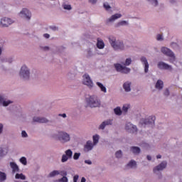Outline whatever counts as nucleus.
Masks as SVG:
<instances>
[{
  "label": "nucleus",
  "instance_id": "obj_59",
  "mask_svg": "<svg viewBox=\"0 0 182 182\" xmlns=\"http://www.w3.org/2000/svg\"><path fill=\"white\" fill-rule=\"evenodd\" d=\"M9 63H12V61H9Z\"/></svg>",
  "mask_w": 182,
  "mask_h": 182
},
{
  "label": "nucleus",
  "instance_id": "obj_7",
  "mask_svg": "<svg viewBox=\"0 0 182 182\" xmlns=\"http://www.w3.org/2000/svg\"><path fill=\"white\" fill-rule=\"evenodd\" d=\"M21 77H23L24 80H28L29 79V75H30V72L28 68L26 65H23L21 67L20 73H19Z\"/></svg>",
  "mask_w": 182,
  "mask_h": 182
},
{
  "label": "nucleus",
  "instance_id": "obj_39",
  "mask_svg": "<svg viewBox=\"0 0 182 182\" xmlns=\"http://www.w3.org/2000/svg\"><path fill=\"white\" fill-rule=\"evenodd\" d=\"M80 156V153H75L73 155V159L78 160Z\"/></svg>",
  "mask_w": 182,
  "mask_h": 182
},
{
  "label": "nucleus",
  "instance_id": "obj_22",
  "mask_svg": "<svg viewBox=\"0 0 182 182\" xmlns=\"http://www.w3.org/2000/svg\"><path fill=\"white\" fill-rule=\"evenodd\" d=\"M123 88L125 90V92H129L131 91V82H126L123 85Z\"/></svg>",
  "mask_w": 182,
  "mask_h": 182
},
{
  "label": "nucleus",
  "instance_id": "obj_25",
  "mask_svg": "<svg viewBox=\"0 0 182 182\" xmlns=\"http://www.w3.org/2000/svg\"><path fill=\"white\" fill-rule=\"evenodd\" d=\"M96 84L99 87L102 92L107 93V88L101 82H97Z\"/></svg>",
  "mask_w": 182,
  "mask_h": 182
},
{
  "label": "nucleus",
  "instance_id": "obj_15",
  "mask_svg": "<svg viewBox=\"0 0 182 182\" xmlns=\"http://www.w3.org/2000/svg\"><path fill=\"white\" fill-rule=\"evenodd\" d=\"M94 145L95 144L92 142V141H87L84 146L85 151L87 152L92 151Z\"/></svg>",
  "mask_w": 182,
  "mask_h": 182
},
{
  "label": "nucleus",
  "instance_id": "obj_53",
  "mask_svg": "<svg viewBox=\"0 0 182 182\" xmlns=\"http://www.w3.org/2000/svg\"><path fill=\"white\" fill-rule=\"evenodd\" d=\"M50 29H52L53 31H57V30H58L57 27H55V26H52V27H50Z\"/></svg>",
  "mask_w": 182,
  "mask_h": 182
},
{
  "label": "nucleus",
  "instance_id": "obj_60",
  "mask_svg": "<svg viewBox=\"0 0 182 182\" xmlns=\"http://www.w3.org/2000/svg\"><path fill=\"white\" fill-rule=\"evenodd\" d=\"M25 182H27V181H25Z\"/></svg>",
  "mask_w": 182,
  "mask_h": 182
},
{
  "label": "nucleus",
  "instance_id": "obj_3",
  "mask_svg": "<svg viewBox=\"0 0 182 182\" xmlns=\"http://www.w3.org/2000/svg\"><path fill=\"white\" fill-rule=\"evenodd\" d=\"M161 51L166 56L171 58L170 59L171 63H173V61L176 60V56L174 55L173 51H171L169 48L166 47H162L161 48Z\"/></svg>",
  "mask_w": 182,
  "mask_h": 182
},
{
  "label": "nucleus",
  "instance_id": "obj_10",
  "mask_svg": "<svg viewBox=\"0 0 182 182\" xmlns=\"http://www.w3.org/2000/svg\"><path fill=\"white\" fill-rule=\"evenodd\" d=\"M13 21L11 18L6 17L1 18L0 21V26L1 27H8L9 26V25H11Z\"/></svg>",
  "mask_w": 182,
  "mask_h": 182
},
{
  "label": "nucleus",
  "instance_id": "obj_43",
  "mask_svg": "<svg viewBox=\"0 0 182 182\" xmlns=\"http://www.w3.org/2000/svg\"><path fill=\"white\" fill-rule=\"evenodd\" d=\"M164 95L165 96H168L170 95V92H169V90L168 88H166L165 90H164Z\"/></svg>",
  "mask_w": 182,
  "mask_h": 182
},
{
  "label": "nucleus",
  "instance_id": "obj_58",
  "mask_svg": "<svg viewBox=\"0 0 182 182\" xmlns=\"http://www.w3.org/2000/svg\"><path fill=\"white\" fill-rule=\"evenodd\" d=\"M1 52H2L1 48H0V55H1Z\"/></svg>",
  "mask_w": 182,
  "mask_h": 182
},
{
  "label": "nucleus",
  "instance_id": "obj_46",
  "mask_svg": "<svg viewBox=\"0 0 182 182\" xmlns=\"http://www.w3.org/2000/svg\"><path fill=\"white\" fill-rule=\"evenodd\" d=\"M157 41H163V36H161V34H159L157 36Z\"/></svg>",
  "mask_w": 182,
  "mask_h": 182
},
{
  "label": "nucleus",
  "instance_id": "obj_48",
  "mask_svg": "<svg viewBox=\"0 0 182 182\" xmlns=\"http://www.w3.org/2000/svg\"><path fill=\"white\" fill-rule=\"evenodd\" d=\"M4 156V150L2 149V148H0V156Z\"/></svg>",
  "mask_w": 182,
  "mask_h": 182
},
{
  "label": "nucleus",
  "instance_id": "obj_35",
  "mask_svg": "<svg viewBox=\"0 0 182 182\" xmlns=\"http://www.w3.org/2000/svg\"><path fill=\"white\" fill-rule=\"evenodd\" d=\"M122 156V151L121 150H119L117 151L116 153H115V156L116 158H121Z\"/></svg>",
  "mask_w": 182,
  "mask_h": 182
},
{
  "label": "nucleus",
  "instance_id": "obj_20",
  "mask_svg": "<svg viewBox=\"0 0 182 182\" xmlns=\"http://www.w3.org/2000/svg\"><path fill=\"white\" fill-rule=\"evenodd\" d=\"M10 167L12 169V173H15L19 171V168L15 162H10Z\"/></svg>",
  "mask_w": 182,
  "mask_h": 182
},
{
  "label": "nucleus",
  "instance_id": "obj_33",
  "mask_svg": "<svg viewBox=\"0 0 182 182\" xmlns=\"http://www.w3.org/2000/svg\"><path fill=\"white\" fill-rule=\"evenodd\" d=\"M127 166L131 168L136 167V161H130L129 163L127 164Z\"/></svg>",
  "mask_w": 182,
  "mask_h": 182
},
{
  "label": "nucleus",
  "instance_id": "obj_2",
  "mask_svg": "<svg viewBox=\"0 0 182 182\" xmlns=\"http://www.w3.org/2000/svg\"><path fill=\"white\" fill-rule=\"evenodd\" d=\"M86 101L90 107H100L101 105L100 100L97 99V97L95 95H92L89 98H87Z\"/></svg>",
  "mask_w": 182,
  "mask_h": 182
},
{
  "label": "nucleus",
  "instance_id": "obj_31",
  "mask_svg": "<svg viewBox=\"0 0 182 182\" xmlns=\"http://www.w3.org/2000/svg\"><path fill=\"white\" fill-rule=\"evenodd\" d=\"M100 141V136L96 134L93 136V144L94 145H96L97 143H99Z\"/></svg>",
  "mask_w": 182,
  "mask_h": 182
},
{
  "label": "nucleus",
  "instance_id": "obj_42",
  "mask_svg": "<svg viewBox=\"0 0 182 182\" xmlns=\"http://www.w3.org/2000/svg\"><path fill=\"white\" fill-rule=\"evenodd\" d=\"M149 1H151V4L156 6L158 5V1L157 0H147Z\"/></svg>",
  "mask_w": 182,
  "mask_h": 182
},
{
  "label": "nucleus",
  "instance_id": "obj_51",
  "mask_svg": "<svg viewBox=\"0 0 182 182\" xmlns=\"http://www.w3.org/2000/svg\"><path fill=\"white\" fill-rule=\"evenodd\" d=\"M89 2L91 3V4H96L97 0H89Z\"/></svg>",
  "mask_w": 182,
  "mask_h": 182
},
{
  "label": "nucleus",
  "instance_id": "obj_56",
  "mask_svg": "<svg viewBox=\"0 0 182 182\" xmlns=\"http://www.w3.org/2000/svg\"><path fill=\"white\" fill-rule=\"evenodd\" d=\"M81 182H86V178L84 177L82 178Z\"/></svg>",
  "mask_w": 182,
  "mask_h": 182
},
{
  "label": "nucleus",
  "instance_id": "obj_1",
  "mask_svg": "<svg viewBox=\"0 0 182 182\" xmlns=\"http://www.w3.org/2000/svg\"><path fill=\"white\" fill-rule=\"evenodd\" d=\"M109 42L115 50H124V44L122 41H117L116 38L113 36L109 38Z\"/></svg>",
  "mask_w": 182,
  "mask_h": 182
},
{
  "label": "nucleus",
  "instance_id": "obj_8",
  "mask_svg": "<svg viewBox=\"0 0 182 182\" xmlns=\"http://www.w3.org/2000/svg\"><path fill=\"white\" fill-rule=\"evenodd\" d=\"M156 120L155 116H149L147 119H142L140 120V124L143 125L153 124Z\"/></svg>",
  "mask_w": 182,
  "mask_h": 182
},
{
  "label": "nucleus",
  "instance_id": "obj_44",
  "mask_svg": "<svg viewBox=\"0 0 182 182\" xmlns=\"http://www.w3.org/2000/svg\"><path fill=\"white\" fill-rule=\"evenodd\" d=\"M21 136H22V137H27L28 134L26 131H22Z\"/></svg>",
  "mask_w": 182,
  "mask_h": 182
},
{
  "label": "nucleus",
  "instance_id": "obj_18",
  "mask_svg": "<svg viewBox=\"0 0 182 182\" xmlns=\"http://www.w3.org/2000/svg\"><path fill=\"white\" fill-rule=\"evenodd\" d=\"M111 124H112V120L108 119L105 122H103L102 124H100L99 129L103 130L105 129L106 126L111 125Z\"/></svg>",
  "mask_w": 182,
  "mask_h": 182
},
{
  "label": "nucleus",
  "instance_id": "obj_19",
  "mask_svg": "<svg viewBox=\"0 0 182 182\" xmlns=\"http://www.w3.org/2000/svg\"><path fill=\"white\" fill-rule=\"evenodd\" d=\"M33 120V122H38V123H46V122H48V119L44 118V117H34Z\"/></svg>",
  "mask_w": 182,
  "mask_h": 182
},
{
  "label": "nucleus",
  "instance_id": "obj_9",
  "mask_svg": "<svg viewBox=\"0 0 182 182\" xmlns=\"http://www.w3.org/2000/svg\"><path fill=\"white\" fill-rule=\"evenodd\" d=\"M65 154H63L62 156L61 161L63 163L66 162L69 159H71L72 156L73 155V152L71 151V149H68L65 151Z\"/></svg>",
  "mask_w": 182,
  "mask_h": 182
},
{
  "label": "nucleus",
  "instance_id": "obj_49",
  "mask_svg": "<svg viewBox=\"0 0 182 182\" xmlns=\"http://www.w3.org/2000/svg\"><path fill=\"white\" fill-rule=\"evenodd\" d=\"M85 163L86 164H88V165H91V164H92V161H90V160H86V161H85Z\"/></svg>",
  "mask_w": 182,
  "mask_h": 182
},
{
  "label": "nucleus",
  "instance_id": "obj_12",
  "mask_svg": "<svg viewBox=\"0 0 182 182\" xmlns=\"http://www.w3.org/2000/svg\"><path fill=\"white\" fill-rule=\"evenodd\" d=\"M125 129L128 130L129 132L132 133H135L138 132L137 127L135 125H132L130 122L126 124Z\"/></svg>",
  "mask_w": 182,
  "mask_h": 182
},
{
  "label": "nucleus",
  "instance_id": "obj_5",
  "mask_svg": "<svg viewBox=\"0 0 182 182\" xmlns=\"http://www.w3.org/2000/svg\"><path fill=\"white\" fill-rule=\"evenodd\" d=\"M57 138L61 143H67L70 141L69 134L64 132H59L58 134L57 135Z\"/></svg>",
  "mask_w": 182,
  "mask_h": 182
},
{
  "label": "nucleus",
  "instance_id": "obj_32",
  "mask_svg": "<svg viewBox=\"0 0 182 182\" xmlns=\"http://www.w3.org/2000/svg\"><path fill=\"white\" fill-rule=\"evenodd\" d=\"M20 162H21L23 165L26 166V165H27V159H26V157H21V158L20 159Z\"/></svg>",
  "mask_w": 182,
  "mask_h": 182
},
{
  "label": "nucleus",
  "instance_id": "obj_16",
  "mask_svg": "<svg viewBox=\"0 0 182 182\" xmlns=\"http://www.w3.org/2000/svg\"><path fill=\"white\" fill-rule=\"evenodd\" d=\"M58 175H61V176H67V172H65V171L59 172L58 171H53L52 172H50L49 177L52 178V177H55V176H58Z\"/></svg>",
  "mask_w": 182,
  "mask_h": 182
},
{
  "label": "nucleus",
  "instance_id": "obj_45",
  "mask_svg": "<svg viewBox=\"0 0 182 182\" xmlns=\"http://www.w3.org/2000/svg\"><path fill=\"white\" fill-rule=\"evenodd\" d=\"M78 178H79V176L75 175L73 177V182H77Z\"/></svg>",
  "mask_w": 182,
  "mask_h": 182
},
{
  "label": "nucleus",
  "instance_id": "obj_23",
  "mask_svg": "<svg viewBox=\"0 0 182 182\" xmlns=\"http://www.w3.org/2000/svg\"><path fill=\"white\" fill-rule=\"evenodd\" d=\"M122 17V15L121 14H114L113 16H112L109 19H108V22H113L115 20L119 18Z\"/></svg>",
  "mask_w": 182,
  "mask_h": 182
},
{
  "label": "nucleus",
  "instance_id": "obj_29",
  "mask_svg": "<svg viewBox=\"0 0 182 182\" xmlns=\"http://www.w3.org/2000/svg\"><path fill=\"white\" fill-rule=\"evenodd\" d=\"M114 112L116 115L121 116L122 114L121 108L119 107H116L115 109H114Z\"/></svg>",
  "mask_w": 182,
  "mask_h": 182
},
{
  "label": "nucleus",
  "instance_id": "obj_28",
  "mask_svg": "<svg viewBox=\"0 0 182 182\" xmlns=\"http://www.w3.org/2000/svg\"><path fill=\"white\" fill-rule=\"evenodd\" d=\"M16 178L17 180H19V179L20 180H26V177L23 173H16Z\"/></svg>",
  "mask_w": 182,
  "mask_h": 182
},
{
  "label": "nucleus",
  "instance_id": "obj_47",
  "mask_svg": "<svg viewBox=\"0 0 182 182\" xmlns=\"http://www.w3.org/2000/svg\"><path fill=\"white\" fill-rule=\"evenodd\" d=\"M4 129V126L2 124H0V134L2 133Z\"/></svg>",
  "mask_w": 182,
  "mask_h": 182
},
{
  "label": "nucleus",
  "instance_id": "obj_50",
  "mask_svg": "<svg viewBox=\"0 0 182 182\" xmlns=\"http://www.w3.org/2000/svg\"><path fill=\"white\" fill-rule=\"evenodd\" d=\"M60 117H62L63 118H66V114L63 113V114H59Z\"/></svg>",
  "mask_w": 182,
  "mask_h": 182
},
{
  "label": "nucleus",
  "instance_id": "obj_57",
  "mask_svg": "<svg viewBox=\"0 0 182 182\" xmlns=\"http://www.w3.org/2000/svg\"><path fill=\"white\" fill-rule=\"evenodd\" d=\"M156 158L159 159H161V155H157Z\"/></svg>",
  "mask_w": 182,
  "mask_h": 182
},
{
  "label": "nucleus",
  "instance_id": "obj_14",
  "mask_svg": "<svg viewBox=\"0 0 182 182\" xmlns=\"http://www.w3.org/2000/svg\"><path fill=\"white\" fill-rule=\"evenodd\" d=\"M158 68L159 70H171V66L168 64H166L164 62H159L158 64Z\"/></svg>",
  "mask_w": 182,
  "mask_h": 182
},
{
  "label": "nucleus",
  "instance_id": "obj_34",
  "mask_svg": "<svg viewBox=\"0 0 182 182\" xmlns=\"http://www.w3.org/2000/svg\"><path fill=\"white\" fill-rule=\"evenodd\" d=\"M127 21H122L120 22H119L118 23H117V27H119L120 26H125V25H127Z\"/></svg>",
  "mask_w": 182,
  "mask_h": 182
},
{
  "label": "nucleus",
  "instance_id": "obj_27",
  "mask_svg": "<svg viewBox=\"0 0 182 182\" xmlns=\"http://www.w3.org/2000/svg\"><path fill=\"white\" fill-rule=\"evenodd\" d=\"M131 151L134 154H139L141 152L140 148L136 146H132Z\"/></svg>",
  "mask_w": 182,
  "mask_h": 182
},
{
  "label": "nucleus",
  "instance_id": "obj_38",
  "mask_svg": "<svg viewBox=\"0 0 182 182\" xmlns=\"http://www.w3.org/2000/svg\"><path fill=\"white\" fill-rule=\"evenodd\" d=\"M129 108V105H124L123 107H122V111L124 112H127Z\"/></svg>",
  "mask_w": 182,
  "mask_h": 182
},
{
  "label": "nucleus",
  "instance_id": "obj_52",
  "mask_svg": "<svg viewBox=\"0 0 182 182\" xmlns=\"http://www.w3.org/2000/svg\"><path fill=\"white\" fill-rule=\"evenodd\" d=\"M43 36L46 38H50V34H48V33H45Z\"/></svg>",
  "mask_w": 182,
  "mask_h": 182
},
{
  "label": "nucleus",
  "instance_id": "obj_24",
  "mask_svg": "<svg viewBox=\"0 0 182 182\" xmlns=\"http://www.w3.org/2000/svg\"><path fill=\"white\" fill-rule=\"evenodd\" d=\"M12 103V101H4L3 96L0 95V104H3L4 106H7Z\"/></svg>",
  "mask_w": 182,
  "mask_h": 182
},
{
  "label": "nucleus",
  "instance_id": "obj_11",
  "mask_svg": "<svg viewBox=\"0 0 182 182\" xmlns=\"http://www.w3.org/2000/svg\"><path fill=\"white\" fill-rule=\"evenodd\" d=\"M22 18H24L27 20H30L31 18V14L27 9H23V10L20 12Z\"/></svg>",
  "mask_w": 182,
  "mask_h": 182
},
{
  "label": "nucleus",
  "instance_id": "obj_26",
  "mask_svg": "<svg viewBox=\"0 0 182 182\" xmlns=\"http://www.w3.org/2000/svg\"><path fill=\"white\" fill-rule=\"evenodd\" d=\"M97 47L99 49H103L105 48V43L102 40L97 39Z\"/></svg>",
  "mask_w": 182,
  "mask_h": 182
},
{
  "label": "nucleus",
  "instance_id": "obj_13",
  "mask_svg": "<svg viewBox=\"0 0 182 182\" xmlns=\"http://www.w3.org/2000/svg\"><path fill=\"white\" fill-rule=\"evenodd\" d=\"M167 166V162L164 161L159 166L154 168L153 171L156 173V171H163Z\"/></svg>",
  "mask_w": 182,
  "mask_h": 182
},
{
  "label": "nucleus",
  "instance_id": "obj_55",
  "mask_svg": "<svg viewBox=\"0 0 182 182\" xmlns=\"http://www.w3.org/2000/svg\"><path fill=\"white\" fill-rule=\"evenodd\" d=\"M151 156H147V159L149 160V161H151Z\"/></svg>",
  "mask_w": 182,
  "mask_h": 182
},
{
  "label": "nucleus",
  "instance_id": "obj_36",
  "mask_svg": "<svg viewBox=\"0 0 182 182\" xmlns=\"http://www.w3.org/2000/svg\"><path fill=\"white\" fill-rule=\"evenodd\" d=\"M131 63H132V59L131 58H127L126 61H125V63L124 65H126V66H129V65H131Z\"/></svg>",
  "mask_w": 182,
  "mask_h": 182
},
{
  "label": "nucleus",
  "instance_id": "obj_21",
  "mask_svg": "<svg viewBox=\"0 0 182 182\" xmlns=\"http://www.w3.org/2000/svg\"><path fill=\"white\" fill-rule=\"evenodd\" d=\"M164 81L161 80H158L156 84L155 85V88L161 90L164 88Z\"/></svg>",
  "mask_w": 182,
  "mask_h": 182
},
{
  "label": "nucleus",
  "instance_id": "obj_54",
  "mask_svg": "<svg viewBox=\"0 0 182 182\" xmlns=\"http://www.w3.org/2000/svg\"><path fill=\"white\" fill-rule=\"evenodd\" d=\"M43 50H49V47H43Z\"/></svg>",
  "mask_w": 182,
  "mask_h": 182
},
{
  "label": "nucleus",
  "instance_id": "obj_17",
  "mask_svg": "<svg viewBox=\"0 0 182 182\" xmlns=\"http://www.w3.org/2000/svg\"><path fill=\"white\" fill-rule=\"evenodd\" d=\"M141 62H142V64L144 65V71L146 73L149 70V63L147 62V60L146 57H141L140 58Z\"/></svg>",
  "mask_w": 182,
  "mask_h": 182
},
{
  "label": "nucleus",
  "instance_id": "obj_41",
  "mask_svg": "<svg viewBox=\"0 0 182 182\" xmlns=\"http://www.w3.org/2000/svg\"><path fill=\"white\" fill-rule=\"evenodd\" d=\"M63 9L65 10L70 11L71 10V6L70 4H64L63 5Z\"/></svg>",
  "mask_w": 182,
  "mask_h": 182
},
{
  "label": "nucleus",
  "instance_id": "obj_30",
  "mask_svg": "<svg viewBox=\"0 0 182 182\" xmlns=\"http://www.w3.org/2000/svg\"><path fill=\"white\" fill-rule=\"evenodd\" d=\"M6 180V173L0 171V181H4Z\"/></svg>",
  "mask_w": 182,
  "mask_h": 182
},
{
  "label": "nucleus",
  "instance_id": "obj_6",
  "mask_svg": "<svg viewBox=\"0 0 182 182\" xmlns=\"http://www.w3.org/2000/svg\"><path fill=\"white\" fill-rule=\"evenodd\" d=\"M114 67L117 71L122 73L128 74L131 71V69L129 68H127L126 66H123L119 63L114 64Z\"/></svg>",
  "mask_w": 182,
  "mask_h": 182
},
{
  "label": "nucleus",
  "instance_id": "obj_37",
  "mask_svg": "<svg viewBox=\"0 0 182 182\" xmlns=\"http://www.w3.org/2000/svg\"><path fill=\"white\" fill-rule=\"evenodd\" d=\"M104 9H105L107 11H109L112 7L108 4V3H104L103 4Z\"/></svg>",
  "mask_w": 182,
  "mask_h": 182
},
{
  "label": "nucleus",
  "instance_id": "obj_40",
  "mask_svg": "<svg viewBox=\"0 0 182 182\" xmlns=\"http://www.w3.org/2000/svg\"><path fill=\"white\" fill-rule=\"evenodd\" d=\"M58 182H68V179L66 176H63V178H61L60 179H58Z\"/></svg>",
  "mask_w": 182,
  "mask_h": 182
},
{
  "label": "nucleus",
  "instance_id": "obj_4",
  "mask_svg": "<svg viewBox=\"0 0 182 182\" xmlns=\"http://www.w3.org/2000/svg\"><path fill=\"white\" fill-rule=\"evenodd\" d=\"M82 78L83 85L87 86L90 89H92L94 87L93 81L88 74H85Z\"/></svg>",
  "mask_w": 182,
  "mask_h": 182
}]
</instances>
